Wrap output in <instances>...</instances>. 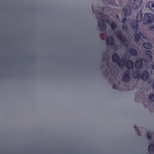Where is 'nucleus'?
I'll return each mask as SVG.
<instances>
[{
	"mask_svg": "<svg viewBox=\"0 0 154 154\" xmlns=\"http://www.w3.org/2000/svg\"><path fill=\"white\" fill-rule=\"evenodd\" d=\"M111 26L112 30H114L116 28L117 26L116 23L113 21L111 22Z\"/></svg>",
	"mask_w": 154,
	"mask_h": 154,
	"instance_id": "obj_20",
	"label": "nucleus"
},
{
	"mask_svg": "<svg viewBox=\"0 0 154 154\" xmlns=\"http://www.w3.org/2000/svg\"><path fill=\"white\" fill-rule=\"evenodd\" d=\"M117 17H119V16H118V15H117Z\"/></svg>",
	"mask_w": 154,
	"mask_h": 154,
	"instance_id": "obj_38",
	"label": "nucleus"
},
{
	"mask_svg": "<svg viewBox=\"0 0 154 154\" xmlns=\"http://www.w3.org/2000/svg\"><path fill=\"white\" fill-rule=\"evenodd\" d=\"M149 77V74L148 72L144 71L140 75V78L141 79L145 81L147 80Z\"/></svg>",
	"mask_w": 154,
	"mask_h": 154,
	"instance_id": "obj_7",
	"label": "nucleus"
},
{
	"mask_svg": "<svg viewBox=\"0 0 154 154\" xmlns=\"http://www.w3.org/2000/svg\"><path fill=\"white\" fill-rule=\"evenodd\" d=\"M137 23H133L131 24V27L134 30V32H137L138 29V25Z\"/></svg>",
	"mask_w": 154,
	"mask_h": 154,
	"instance_id": "obj_16",
	"label": "nucleus"
},
{
	"mask_svg": "<svg viewBox=\"0 0 154 154\" xmlns=\"http://www.w3.org/2000/svg\"><path fill=\"white\" fill-rule=\"evenodd\" d=\"M145 54L148 57V58L151 60L152 59V52L149 51H145Z\"/></svg>",
	"mask_w": 154,
	"mask_h": 154,
	"instance_id": "obj_19",
	"label": "nucleus"
},
{
	"mask_svg": "<svg viewBox=\"0 0 154 154\" xmlns=\"http://www.w3.org/2000/svg\"><path fill=\"white\" fill-rule=\"evenodd\" d=\"M122 29L126 30L128 29V26L126 25H122Z\"/></svg>",
	"mask_w": 154,
	"mask_h": 154,
	"instance_id": "obj_23",
	"label": "nucleus"
},
{
	"mask_svg": "<svg viewBox=\"0 0 154 154\" xmlns=\"http://www.w3.org/2000/svg\"><path fill=\"white\" fill-rule=\"evenodd\" d=\"M103 74L104 76L107 77L109 75V73L107 71H105L103 72Z\"/></svg>",
	"mask_w": 154,
	"mask_h": 154,
	"instance_id": "obj_24",
	"label": "nucleus"
},
{
	"mask_svg": "<svg viewBox=\"0 0 154 154\" xmlns=\"http://www.w3.org/2000/svg\"><path fill=\"white\" fill-rule=\"evenodd\" d=\"M140 59H141L142 60V62H143V61L145 62H146L147 61V60L146 59L144 58H143V57L142 58Z\"/></svg>",
	"mask_w": 154,
	"mask_h": 154,
	"instance_id": "obj_30",
	"label": "nucleus"
},
{
	"mask_svg": "<svg viewBox=\"0 0 154 154\" xmlns=\"http://www.w3.org/2000/svg\"><path fill=\"white\" fill-rule=\"evenodd\" d=\"M142 20V11H140L137 15L136 21L137 23H138Z\"/></svg>",
	"mask_w": 154,
	"mask_h": 154,
	"instance_id": "obj_14",
	"label": "nucleus"
},
{
	"mask_svg": "<svg viewBox=\"0 0 154 154\" xmlns=\"http://www.w3.org/2000/svg\"><path fill=\"white\" fill-rule=\"evenodd\" d=\"M147 137L148 139L150 140L151 139V135L149 132H147Z\"/></svg>",
	"mask_w": 154,
	"mask_h": 154,
	"instance_id": "obj_25",
	"label": "nucleus"
},
{
	"mask_svg": "<svg viewBox=\"0 0 154 154\" xmlns=\"http://www.w3.org/2000/svg\"><path fill=\"white\" fill-rule=\"evenodd\" d=\"M118 86H117L115 84H113L112 85V88L113 89H118Z\"/></svg>",
	"mask_w": 154,
	"mask_h": 154,
	"instance_id": "obj_28",
	"label": "nucleus"
},
{
	"mask_svg": "<svg viewBox=\"0 0 154 154\" xmlns=\"http://www.w3.org/2000/svg\"><path fill=\"white\" fill-rule=\"evenodd\" d=\"M152 69L154 70V64L152 65Z\"/></svg>",
	"mask_w": 154,
	"mask_h": 154,
	"instance_id": "obj_34",
	"label": "nucleus"
},
{
	"mask_svg": "<svg viewBox=\"0 0 154 154\" xmlns=\"http://www.w3.org/2000/svg\"><path fill=\"white\" fill-rule=\"evenodd\" d=\"M127 20V18L126 17H125V18H123L122 19V23H125L126 22V21Z\"/></svg>",
	"mask_w": 154,
	"mask_h": 154,
	"instance_id": "obj_27",
	"label": "nucleus"
},
{
	"mask_svg": "<svg viewBox=\"0 0 154 154\" xmlns=\"http://www.w3.org/2000/svg\"><path fill=\"white\" fill-rule=\"evenodd\" d=\"M134 34L135 40L136 42H138L140 41L141 37L143 38L144 36V35L141 33L140 31L135 32Z\"/></svg>",
	"mask_w": 154,
	"mask_h": 154,
	"instance_id": "obj_8",
	"label": "nucleus"
},
{
	"mask_svg": "<svg viewBox=\"0 0 154 154\" xmlns=\"http://www.w3.org/2000/svg\"><path fill=\"white\" fill-rule=\"evenodd\" d=\"M154 21V17L153 15L150 13H146L144 14L143 19L142 21L144 24H151Z\"/></svg>",
	"mask_w": 154,
	"mask_h": 154,
	"instance_id": "obj_2",
	"label": "nucleus"
},
{
	"mask_svg": "<svg viewBox=\"0 0 154 154\" xmlns=\"http://www.w3.org/2000/svg\"><path fill=\"white\" fill-rule=\"evenodd\" d=\"M152 87H153V88L154 90V82L153 83V85H152Z\"/></svg>",
	"mask_w": 154,
	"mask_h": 154,
	"instance_id": "obj_36",
	"label": "nucleus"
},
{
	"mask_svg": "<svg viewBox=\"0 0 154 154\" xmlns=\"http://www.w3.org/2000/svg\"><path fill=\"white\" fill-rule=\"evenodd\" d=\"M149 99L151 102H154V94H150L149 96Z\"/></svg>",
	"mask_w": 154,
	"mask_h": 154,
	"instance_id": "obj_21",
	"label": "nucleus"
},
{
	"mask_svg": "<svg viewBox=\"0 0 154 154\" xmlns=\"http://www.w3.org/2000/svg\"><path fill=\"white\" fill-rule=\"evenodd\" d=\"M140 75V71L139 70H136L133 73V77L134 78H139Z\"/></svg>",
	"mask_w": 154,
	"mask_h": 154,
	"instance_id": "obj_15",
	"label": "nucleus"
},
{
	"mask_svg": "<svg viewBox=\"0 0 154 154\" xmlns=\"http://www.w3.org/2000/svg\"><path fill=\"white\" fill-rule=\"evenodd\" d=\"M126 68L128 69H132L134 67V64L133 62L131 60H128L125 63Z\"/></svg>",
	"mask_w": 154,
	"mask_h": 154,
	"instance_id": "obj_10",
	"label": "nucleus"
},
{
	"mask_svg": "<svg viewBox=\"0 0 154 154\" xmlns=\"http://www.w3.org/2000/svg\"><path fill=\"white\" fill-rule=\"evenodd\" d=\"M143 2V0H129L128 9L126 8H124L122 11L125 16H129L131 13V10L137 9L140 8Z\"/></svg>",
	"mask_w": 154,
	"mask_h": 154,
	"instance_id": "obj_1",
	"label": "nucleus"
},
{
	"mask_svg": "<svg viewBox=\"0 0 154 154\" xmlns=\"http://www.w3.org/2000/svg\"><path fill=\"white\" fill-rule=\"evenodd\" d=\"M112 59L113 62L117 63L118 66L119 67H121V62L119 61L120 57L118 54L116 53L113 54L112 56Z\"/></svg>",
	"mask_w": 154,
	"mask_h": 154,
	"instance_id": "obj_4",
	"label": "nucleus"
},
{
	"mask_svg": "<svg viewBox=\"0 0 154 154\" xmlns=\"http://www.w3.org/2000/svg\"><path fill=\"white\" fill-rule=\"evenodd\" d=\"M150 29L152 31H154V25H152L149 27Z\"/></svg>",
	"mask_w": 154,
	"mask_h": 154,
	"instance_id": "obj_29",
	"label": "nucleus"
},
{
	"mask_svg": "<svg viewBox=\"0 0 154 154\" xmlns=\"http://www.w3.org/2000/svg\"><path fill=\"white\" fill-rule=\"evenodd\" d=\"M148 150L150 153L154 152V144L151 143L149 145Z\"/></svg>",
	"mask_w": 154,
	"mask_h": 154,
	"instance_id": "obj_18",
	"label": "nucleus"
},
{
	"mask_svg": "<svg viewBox=\"0 0 154 154\" xmlns=\"http://www.w3.org/2000/svg\"><path fill=\"white\" fill-rule=\"evenodd\" d=\"M138 96H137L135 98V101L136 102H139L140 100V99H138Z\"/></svg>",
	"mask_w": 154,
	"mask_h": 154,
	"instance_id": "obj_32",
	"label": "nucleus"
},
{
	"mask_svg": "<svg viewBox=\"0 0 154 154\" xmlns=\"http://www.w3.org/2000/svg\"><path fill=\"white\" fill-rule=\"evenodd\" d=\"M119 61L121 62V67L122 65H124L123 63H125V60L123 59H120Z\"/></svg>",
	"mask_w": 154,
	"mask_h": 154,
	"instance_id": "obj_26",
	"label": "nucleus"
},
{
	"mask_svg": "<svg viewBox=\"0 0 154 154\" xmlns=\"http://www.w3.org/2000/svg\"><path fill=\"white\" fill-rule=\"evenodd\" d=\"M143 45L144 48L147 49H149L152 48V45L149 43H143Z\"/></svg>",
	"mask_w": 154,
	"mask_h": 154,
	"instance_id": "obj_17",
	"label": "nucleus"
},
{
	"mask_svg": "<svg viewBox=\"0 0 154 154\" xmlns=\"http://www.w3.org/2000/svg\"><path fill=\"white\" fill-rule=\"evenodd\" d=\"M123 81L127 82L130 80V73L129 71L125 72L122 76Z\"/></svg>",
	"mask_w": 154,
	"mask_h": 154,
	"instance_id": "obj_6",
	"label": "nucleus"
},
{
	"mask_svg": "<svg viewBox=\"0 0 154 154\" xmlns=\"http://www.w3.org/2000/svg\"><path fill=\"white\" fill-rule=\"evenodd\" d=\"M128 52L131 55L136 56L137 54V51L135 49L132 48H130L128 49Z\"/></svg>",
	"mask_w": 154,
	"mask_h": 154,
	"instance_id": "obj_13",
	"label": "nucleus"
},
{
	"mask_svg": "<svg viewBox=\"0 0 154 154\" xmlns=\"http://www.w3.org/2000/svg\"><path fill=\"white\" fill-rule=\"evenodd\" d=\"M146 7L149 8L151 10L154 12V2H149L146 3Z\"/></svg>",
	"mask_w": 154,
	"mask_h": 154,
	"instance_id": "obj_11",
	"label": "nucleus"
},
{
	"mask_svg": "<svg viewBox=\"0 0 154 154\" xmlns=\"http://www.w3.org/2000/svg\"><path fill=\"white\" fill-rule=\"evenodd\" d=\"M99 20L101 22L98 23V26L99 30L101 31H103L106 29V26L104 23V21L103 19H100Z\"/></svg>",
	"mask_w": 154,
	"mask_h": 154,
	"instance_id": "obj_5",
	"label": "nucleus"
},
{
	"mask_svg": "<svg viewBox=\"0 0 154 154\" xmlns=\"http://www.w3.org/2000/svg\"><path fill=\"white\" fill-rule=\"evenodd\" d=\"M104 65H102L101 66V68H103L104 67Z\"/></svg>",
	"mask_w": 154,
	"mask_h": 154,
	"instance_id": "obj_35",
	"label": "nucleus"
},
{
	"mask_svg": "<svg viewBox=\"0 0 154 154\" xmlns=\"http://www.w3.org/2000/svg\"><path fill=\"white\" fill-rule=\"evenodd\" d=\"M106 42L108 45H110L114 44V40L112 37H109L106 39Z\"/></svg>",
	"mask_w": 154,
	"mask_h": 154,
	"instance_id": "obj_12",
	"label": "nucleus"
},
{
	"mask_svg": "<svg viewBox=\"0 0 154 154\" xmlns=\"http://www.w3.org/2000/svg\"><path fill=\"white\" fill-rule=\"evenodd\" d=\"M92 9H93V12H94V8H93V6H92Z\"/></svg>",
	"mask_w": 154,
	"mask_h": 154,
	"instance_id": "obj_37",
	"label": "nucleus"
},
{
	"mask_svg": "<svg viewBox=\"0 0 154 154\" xmlns=\"http://www.w3.org/2000/svg\"><path fill=\"white\" fill-rule=\"evenodd\" d=\"M143 63L140 59H137L135 62L136 68L138 69L142 68L143 66Z\"/></svg>",
	"mask_w": 154,
	"mask_h": 154,
	"instance_id": "obj_9",
	"label": "nucleus"
},
{
	"mask_svg": "<svg viewBox=\"0 0 154 154\" xmlns=\"http://www.w3.org/2000/svg\"><path fill=\"white\" fill-rule=\"evenodd\" d=\"M102 60L103 62H104L106 61V59L105 57H102Z\"/></svg>",
	"mask_w": 154,
	"mask_h": 154,
	"instance_id": "obj_31",
	"label": "nucleus"
},
{
	"mask_svg": "<svg viewBox=\"0 0 154 154\" xmlns=\"http://www.w3.org/2000/svg\"><path fill=\"white\" fill-rule=\"evenodd\" d=\"M116 34L118 38L122 42L123 45H124L125 47H127L128 45L127 43L126 42V38L121 32L119 30H117L116 31Z\"/></svg>",
	"mask_w": 154,
	"mask_h": 154,
	"instance_id": "obj_3",
	"label": "nucleus"
},
{
	"mask_svg": "<svg viewBox=\"0 0 154 154\" xmlns=\"http://www.w3.org/2000/svg\"><path fill=\"white\" fill-rule=\"evenodd\" d=\"M134 127L136 129V130L137 131V132L139 133V130L138 128H137L135 125L134 126Z\"/></svg>",
	"mask_w": 154,
	"mask_h": 154,
	"instance_id": "obj_33",
	"label": "nucleus"
},
{
	"mask_svg": "<svg viewBox=\"0 0 154 154\" xmlns=\"http://www.w3.org/2000/svg\"><path fill=\"white\" fill-rule=\"evenodd\" d=\"M99 16L100 17L102 18H104L106 16L103 12L100 13Z\"/></svg>",
	"mask_w": 154,
	"mask_h": 154,
	"instance_id": "obj_22",
	"label": "nucleus"
}]
</instances>
